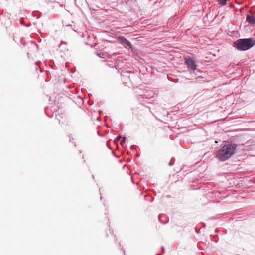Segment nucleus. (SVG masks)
<instances>
[{
    "label": "nucleus",
    "instance_id": "11",
    "mask_svg": "<svg viewBox=\"0 0 255 255\" xmlns=\"http://www.w3.org/2000/svg\"><path fill=\"white\" fill-rule=\"evenodd\" d=\"M121 138H122V137H121V136H118V137H117V139H118V140H120V139H121Z\"/></svg>",
    "mask_w": 255,
    "mask_h": 255
},
{
    "label": "nucleus",
    "instance_id": "12",
    "mask_svg": "<svg viewBox=\"0 0 255 255\" xmlns=\"http://www.w3.org/2000/svg\"><path fill=\"white\" fill-rule=\"evenodd\" d=\"M147 197L146 196V195H144V199H145V200H147Z\"/></svg>",
    "mask_w": 255,
    "mask_h": 255
},
{
    "label": "nucleus",
    "instance_id": "5",
    "mask_svg": "<svg viewBox=\"0 0 255 255\" xmlns=\"http://www.w3.org/2000/svg\"><path fill=\"white\" fill-rule=\"evenodd\" d=\"M118 40L119 41L122 43H124L126 44L128 46H129L130 45V43L129 41H128V40H127L124 37H119L118 38Z\"/></svg>",
    "mask_w": 255,
    "mask_h": 255
},
{
    "label": "nucleus",
    "instance_id": "15",
    "mask_svg": "<svg viewBox=\"0 0 255 255\" xmlns=\"http://www.w3.org/2000/svg\"><path fill=\"white\" fill-rule=\"evenodd\" d=\"M156 255H159V254H157Z\"/></svg>",
    "mask_w": 255,
    "mask_h": 255
},
{
    "label": "nucleus",
    "instance_id": "1",
    "mask_svg": "<svg viewBox=\"0 0 255 255\" xmlns=\"http://www.w3.org/2000/svg\"><path fill=\"white\" fill-rule=\"evenodd\" d=\"M237 148V145L235 144H225L221 149L219 150L217 158L221 161H224L230 158L235 153V150Z\"/></svg>",
    "mask_w": 255,
    "mask_h": 255
},
{
    "label": "nucleus",
    "instance_id": "9",
    "mask_svg": "<svg viewBox=\"0 0 255 255\" xmlns=\"http://www.w3.org/2000/svg\"><path fill=\"white\" fill-rule=\"evenodd\" d=\"M125 140H126V138L125 137H123L122 139V140L121 141V143L125 142Z\"/></svg>",
    "mask_w": 255,
    "mask_h": 255
},
{
    "label": "nucleus",
    "instance_id": "7",
    "mask_svg": "<svg viewBox=\"0 0 255 255\" xmlns=\"http://www.w3.org/2000/svg\"><path fill=\"white\" fill-rule=\"evenodd\" d=\"M144 25H145V24L146 25V26L144 25V27H146L147 26H148L149 24H148V20H144Z\"/></svg>",
    "mask_w": 255,
    "mask_h": 255
},
{
    "label": "nucleus",
    "instance_id": "14",
    "mask_svg": "<svg viewBox=\"0 0 255 255\" xmlns=\"http://www.w3.org/2000/svg\"><path fill=\"white\" fill-rule=\"evenodd\" d=\"M170 165H172V163L170 162V164H169Z\"/></svg>",
    "mask_w": 255,
    "mask_h": 255
},
{
    "label": "nucleus",
    "instance_id": "10",
    "mask_svg": "<svg viewBox=\"0 0 255 255\" xmlns=\"http://www.w3.org/2000/svg\"><path fill=\"white\" fill-rule=\"evenodd\" d=\"M161 249H162V253H164V247H162Z\"/></svg>",
    "mask_w": 255,
    "mask_h": 255
},
{
    "label": "nucleus",
    "instance_id": "4",
    "mask_svg": "<svg viewBox=\"0 0 255 255\" xmlns=\"http://www.w3.org/2000/svg\"><path fill=\"white\" fill-rule=\"evenodd\" d=\"M246 21L251 25H255V14L250 12L246 16Z\"/></svg>",
    "mask_w": 255,
    "mask_h": 255
},
{
    "label": "nucleus",
    "instance_id": "2",
    "mask_svg": "<svg viewBox=\"0 0 255 255\" xmlns=\"http://www.w3.org/2000/svg\"><path fill=\"white\" fill-rule=\"evenodd\" d=\"M255 44V40L252 38L239 39L234 43V47L239 51H246Z\"/></svg>",
    "mask_w": 255,
    "mask_h": 255
},
{
    "label": "nucleus",
    "instance_id": "8",
    "mask_svg": "<svg viewBox=\"0 0 255 255\" xmlns=\"http://www.w3.org/2000/svg\"><path fill=\"white\" fill-rule=\"evenodd\" d=\"M157 0H150V1L151 2H152V3L154 4H155L157 3Z\"/></svg>",
    "mask_w": 255,
    "mask_h": 255
},
{
    "label": "nucleus",
    "instance_id": "13",
    "mask_svg": "<svg viewBox=\"0 0 255 255\" xmlns=\"http://www.w3.org/2000/svg\"><path fill=\"white\" fill-rule=\"evenodd\" d=\"M159 220L161 221V215H159Z\"/></svg>",
    "mask_w": 255,
    "mask_h": 255
},
{
    "label": "nucleus",
    "instance_id": "6",
    "mask_svg": "<svg viewBox=\"0 0 255 255\" xmlns=\"http://www.w3.org/2000/svg\"><path fill=\"white\" fill-rule=\"evenodd\" d=\"M220 4L222 5H225L226 4L227 0H217Z\"/></svg>",
    "mask_w": 255,
    "mask_h": 255
},
{
    "label": "nucleus",
    "instance_id": "3",
    "mask_svg": "<svg viewBox=\"0 0 255 255\" xmlns=\"http://www.w3.org/2000/svg\"><path fill=\"white\" fill-rule=\"evenodd\" d=\"M185 63L187 67L192 71H195L197 68V65L195 61L191 58L185 59Z\"/></svg>",
    "mask_w": 255,
    "mask_h": 255
}]
</instances>
